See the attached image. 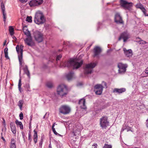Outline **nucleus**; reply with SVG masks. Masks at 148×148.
Listing matches in <instances>:
<instances>
[{"instance_id": "obj_1", "label": "nucleus", "mask_w": 148, "mask_h": 148, "mask_svg": "<svg viewBox=\"0 0 148 148\" xmlns=\"http://www.w3.org/2000/svg\"><path fill=\"white\" fill-rule=\"evenodd\" d=\"M83 61L80 59L79 57L78 58L70 59L64 62H62L60 65L62 67H71L73 69H77L82 64Z\"/></svg>"}, {"instance_id": "obj_2", "label": "nucleus", "mask_w": 148, "mask_h": 148, "mask_svg": "<svg viewBox=\"0 0 148 148\" xmlns=\"http://www.w3.org/2000/svg\"><path fill=\"white\" fill-rule=\"evenodd\" d=\"M34 21L35 23L40 25L44 23L45 19L43 13L40 11H37L36 13Z\"/></svg>"}, {"instance_id": "obj_3", "label": "nucleus", "mask_w": 148, "mask_h": 148, "mask_svg": "<svg viewBox=\"0 0 148 148\" xmlns=\"http://www.w3.org/2000/svg\"><path fill=\"white\" fill-rule=\"evenodd\" d=\"M57 92L62 97H66L68 93L67 87L64 84L60 85L57 88Z\"/></svg>"}, {"instance_id": "obj_4", "label": "nucleus", "mask_w": 148, "mask_h": 148, "mask_svg": "<svg viewBox=\"0 0 148 148\" xmlns=\"http://www.w3.org/2000/svg\"><path fill=\"white\" fill-rule=\"evenodd\" d=\"M96 63H91L86 64L84 68V72L86 74H91L93 71V69L96 65Z\"/></svg>"}, {"instance_id": "obj_5", "label": "nucleus", "mask_w": 148, "mask_h": 148, "mask_svg": "<svg viewBox=\"0 0 148 148\" xmlns=\"http://www.w3.org/2000/svg\"><path fill=\"white\" fill-rule=\"evenodd\" d=\"M34 37L35 40L38 42H42L43 39V35L41 32L38 31L33 32Z\"/></svg>"}, {"instance_id": "obj_6", "label": "nucleus", "mask_w": 148, "mask_h": 148, "mask_svg": "<svg viewBox=\"0 0 148 148\" xmlns=\"http://www.w3.org/2000/svg\"><path fill=\"white\" fill-rule=\"evenodd\" d=\"M59 112L63 114H69L71 111L70 108L66 105L61 106L59 109Z\"/></svg>"}, {"instance_id": "obj_7", "label": "nucleus", "mask_w": 148, "mask_h": 148, "mask_svg": "<svg viewBox=\"0 0 148 148\" xmlns=\"http://www.w3.org/2000/svg\"><path fill=\"white\" fill-rule=\"evenodd\" d=\"M100 124L102 128H106L109 125V122L108 121V118L103 116L100 119Z\"/></svg>"}, {"instance_id": "obj_8", "label": "nucleus", "mask_w": 148, "mask_h": 148, "mask_svg": "<svg viewBox=\"0 0 148 148\" xmlns=\"http://www.w3.org/2000/svg\"><path fill=\"white\" fill-rule=\"evenodd\" d=\"M82 129V127L80 125L79 126H74L73 131L72 132V135H73L74 136L78 137L79 136L80 134V132Z\"/></svg>"}, {"instance_id": "obj_9", "label": "nucleus", "mask_w": 148, "mask_h": 148, "mask_svg": "<svg viewBox=\"0 0 148 148\" xmlns=\"http://www.w3.org/2000/svg\"><path fill=\"white\" fill-rule=\"evenodd\" d=\"M120 4L121 6L125 9L129 10L133 5L132 3H129L124 0H121Z\"/></svg>"}, {"instance_id": "obj_10", "label": "nucleus", "mask_w": 148, "mask_h": 148, "mask_svg": "<svg viewBox=\"0 0 148 148\" xmlns=\"http://www.w3.org/2000/svg\"><path fill=\"white\" fill-rule=\"evenodd\" d=\"M128 65L126 64H123L122 63H119L118 64V67L119 68V71L120 73H124L126 71V69Z\"/></svg>"}, {"instance_id": "obj_11", "label": "nucleus", "mask_w": 148, "mask_h": 148, "mask_svg": "<svg viewBox=\"0 0 148 148\" xmlns=\"http://www.w3.org/2000/svg\"><path fill=\"white\" fill-rule=\"evenodd\" d=\"M94 91L96 95H100L102 93L103 88L101 84H97L95 86Z\"/></svg>"}, {"instance_id": "obj_12", "label": "nucleus", "mask_w": 148, "mask_h": 148, "mask_svg": "<svg viewBox=\"0 0 148 148\" xmlns=\"http://www.w3.org/2000/svg\"><path fill=\"white\" fill-rule=\"evenodd\" d=\"M43 2V0H32L29 3V5L31 7H33L40 5Z\"/></svg>"}, {"instance_id": "obj_13", "label": "nucleus", "mask_w": 148, "mask_h": 148, "mask_svg": "<svg viewBox=\"0 0 148 148\" xmlns=\"http://www.w3.org/2000/svg\"><path fill=\"white\" fill-rule=\"evenodd\" d=\"M130 37L129 34L127 32H125L121 34L119 40H120L121 38H122L124 42H125Z\"/></svg>"}, {"instance_id": "obj_14", "label": "nucleus", "mask_w": 148, "mask_h": 148, "mask_svg": "<svg viewBox=\"0 0 148 148\" xmlns=\"http://www.w3.org/2000/svg\"><path fill=\"white\" fill-rule=\"evenodd\" d=\"M123 50L125 56L128 58H130L133 55L132 51L131 49H127L125 48H123Z\"/></svg>"}, {"instance_id": "obj_15", "label": "nucleus", "mask_w": 148, "mask_h": 148, "mask_svg": "<svg viewBox=\"0 0 148 148\" xmlns=\"http://www.w3.org/2000/svg\"><path fill=\"white\" fill-rule=\"evenodd\" d=\"M25 44L29 46H32L34 45V43L33 41L31 36L27 37L25 40Z\"/></svg>"}, {"instance_id": "obj_16", "label": "nucleus", "mask_w": 148, "mask_h": 148, "mask_svg": "<svg viewBox=\"0 0 148 148\" xmlns=\"http://www.w3.org/2000/svg\"><path fill=\"white\" fill-rule=\"evenodd\" d=\"M115 21L117 23H123V22L119 13H116L115 15Z\"/></svg>"}, {"instance_id": "obj_17", "label": "nucleus", "mask_w": 148, "mask_h": 148, "mask_svg": "<svg viewBox=\"0 0 148 148\" xmlns=\"http://www.w3.org/2000/svg\"><path fill=\"white\" fill-rule=\"evenodd\" d=\"M126 91V89L125 88H115L113 90V92L114 93L120 94L125 92Z\"/></svg>"}, {"instance_id": "obj_18", "label": "nucleus", "mask_w": 148, "mask_h": 148, "mask_svg": "<svg viewBox=\"0 0 148 148\" xmlns=\"http://www.w3.org/2000/svg\"><path fill=\"white\" fill-rule=\"evenodd\" d=\"M81 108L84 110H86V107L85 105V100L84 99H80L79 102Z\"/></svg>"}, {"instance_id": "obj_19", "label": "nucleus", "mask_w": 148, "mask_h": 148, "mask_svg": "<svg viewBox=\"0 0 148 148\" xmlns=\"http://www.w3.org/2000/svg\"><path fill=\"white\" fill-rule=\"evenodd\" d=\"M94 56H97L101 53V48L98 47H95L94 49Z\"/></svg>"}, {"instance_id": "obj_20", "label": "nucleus", "mask_w": 148, "mask_h": 148, "mask_svg": "<svg viewBox=\"0 0 148 148\" xmlns=\"http://www.w3.org/2000/svg\"><path fill=\"white\" fill-rule=\"evenodd\" d=\"M23 46L21 45L19 47L18 45H17L16 47V49L18 54H23Z\"/></svg>"}, {"instance_id": "obj_21", "label": "nucleus", "mask_w": 148, "mask_h": 148, "mask_svg": "<svg viewBox=\"0 0 148 148\" xmlns=\"http://www.w3.org/2000/svg\"><path fill=\"white\" fill-rule=\"evenodd\" d=\"M136 7L137 8L140 9L144 14L145 15L146 10L141 3H137L136 5Z\"/></svg>"}, {"instance_id": "obj_22", "label": "nucleus", "mask_w": 148, "mask_h": 148, "mask_svg": "<svg viewBox=\"0 0 148 148\" xmlns=\"http://www.w3.org/2000/svg\"><path fill=\"white\" fill-rule=\"evenodd\" d=\"M74 75V73L73 72H71L67 74L66 77L68 80L70 81L73 78Z\"/></svg>"}, {"instance_id": "obj_23", "label": "nucleus", "mask_w": 148, "mask_h": 148, "mask_svg": "<svg viewBox=\"0 0 148 148\" xmlns=\"http://www.w3.org/2000/svg\"><path fill=\"white\" fill-rule=\"evenodd\" d=\"M10 126L12 133L15 134L16 133V127L12 123H10Z\"/></svg>"}, {"instance_id": "obj_24", "label": "nucleus", "mask_w": 148, "mask_h": 148, "mask_svg": "<svg viewBox=\"0 0 148 148\" xmlns=\"http://www.w3.org/2000/svg\"><path fill=\"white\" fill-rule=\"evenodd\" d=\"M25 73L27 75V76L29 78L30 77V75L29 71L28 69L27 66H25L23 69Z\"/></svg>"}, {"instance_id": "obj_25", "label": "nucleus", "mask_w": 148, "mask_h": 148, "mask_svg": "<svg viewBox=\"0 0 148 148\" xmlns=\"http://www.w3.org/2000/svg\"><path fill=\"white\" fill-rule=\"evenodd\" d=\"M10 148H16L15 141L14 139H12L11 140Z\"/></svg>"}, {"instance_id": "obj_26", "label": "nucleus", "mask_w": 148, "mask_h": 148, "mask_svg": "<svg viewBox=\"0 0 148 148\" xmlns=\"http://www.w3.org/2000/svg\"><path fill=\"white\" fill-rule=\"evenodd\" d=\"M15 123L17 125L20 127L21 129L22 130L23 129V125L21 122L19 121L18 120H16L15 121Z\"/></svg>"}, {"instance_id": "obj_27", "label": "nucleus", "mask_w": 148, "mask_h": 148, "mask_svg": "<svg viewBox=\"0 0 148 148\" xmlns=\"http://www.w3.org/2000/svg\"><path fill=\"white\" fill-rule=\"evenodd\" d=\"M18 57L19 62V64L20 65H21L23 62V54H18Z\"/></svg>"}, {"instance_id": "obj_28", "label": "nucleus", "mask_w": 148, "mask_h": 148, "mask_svg": "<svg viewBox=\"0 0 148 148\" xmlns=\"http://www.w3.org/2000/svg\"><path fill=\"white\" fill-rule=\"evenodd\" d=\"M34 135L33 139L35 143L36 144L37 143V132L35 130H34Z\"/></svg>"}, {"instance_id": "obj_29", "label": "nucleus", "mask_w": 148, "mask_h": 148, "mask_svg": "<svg viewBox=\"0 0 148 148\" xmlns=\"http://www.w3.org/2000/svg\"><path fill=\"white\" fill-rule=\"evenodd\" d=\"M129 127L128 125L126 124L124 125L122 128L121 132H123L125 130H127V132H128L130 130L129 129Z\"/></svg>"}, {"instance_id": "obj_30", "label": "nucleus", "mask_w": 148, "mask_h": 148, "mask_svg": "<svg viewBox=\"0 0 148 148\" xmlns=\"http://www.w3.org/2000/svg\"><path fill=\"white\" fill-rule=\"evenodd\" d=\"M23 32L27 37L31 36L30 32L27 29L24 30Z\"/></svg>"}, {"instance_id": "obj_31", "label": "nucleus", "mask_w": 148, "mask_h": 148, "mask_svg": "<svg viewBox=\"0 0 148 148\" xmlns=\"http://www.w3.org/2000/svg\"><path fill=\"white\" fill-rule=\"evenodd\" d=\"M24 103V101L22 100H19L18 102V106H19L20 109L21 110L23 104Z\"/></svg>"}, {"instance_id": "obj_32", "label": "nucleus", "mask_w": 148, "mask_h": 148, "mask_svg": "<svg viewBox=\"0 0 148 148\" xmlns=\"http://www.w3.org/2000/svg\"><path fill=\"white\" fill-rule=\"evenodd\" d=\"M8 48H6L4 50V53L5 54V57L7 59H9V58L8 56Z\"/></svg>"}, {"instance_id": "obj_33", "label": "nucleus", "mask_w": 148, "mask_h": 148, "mask_svg": "<svg viewBox=\"0 0 148 148\" xmlns=\"http://www.w3.org/2000/svg\"><path fill=\"white\" fill-rule=\"evenodd\" d=\"M56 124V123H54L52 125V129L53 131L55 134L56 135H58L59 136H61V135L60 134H58L56 132L55 128H54V127Z\"/></svg>"}, {"instance_id": "obj_34", "label": "nucleus", "mask_w": 148, "mask_h": 148, "mask_svg": "<svg viewBox=\"0 0 148 148\" xmlns=\"http://www.w3.org/2000/svg\"><path fill=\"white\" fill-rule=\"evenodd\" d=\"M9 31L10 34L12 36L14 34V28L12 26L9 27Z\"/></svg>"}, {"instance_id": "obj_35", "label": "nucleus", "mask_w": 148, "mask_h": 148, "mask_svg": "<svg viewBox=\"0 0 148 148\" xmlns=\"http://www.w3.org/2000/svg\"><path fill=\"white\" fill-rule=\"evenodd\" d=\"M3 16V20L4 23L5 22L6 19L7 18V15L5 12H2Z\"/></svg>"}, {"instance_id": "obj_36", "label": "nucleus", "mask_w": 148, "mask_h": 148, "mask_svg": "<svg viewBox=\"0 0 148 148\" xmlns=\"http://www.w3.org/2000/svg\"><path fill=\"white\" fill-rule=\"evenodd\" d=\"M47 86L49 88H51L53 86V84L52 83L48 82L46 84Z\"/></svg>"}, {"instance_id": "obj_37", "label": "nucleus", "mask_w": 148, "mask_h": 148, "mask_svg": "<svg viewBox=\"0 0 148 148\" xmlns=\"http://www.w3.org/2000/svg\"><path fill=\"white\" fill-rule=\"evenodd\" d=\"M32 17L31 16H28L27 17L26 19V21H27L29 22H32Z\"/></svg>"}, {"instance_id": "obj_38", "label": "nucleus", "mask_w": 148, "mask_h": 148, "mask_svg": "<svg viewBox=\"0 0 148 148\" xmlns=\"http://www.w3.org/2000/svg\"><path fill=\"white\" fill-rule=\"evenodd\" d=\"M21 79H20L19 80V82L18 84V88L19 89V90L20 91H21Z\"/></svg>"}, {"instance_id": "obj_39", "label": "nucleus", "mask_w": 148, "mask_h": 148, "mask_svg": "<svg viewBox=\"0 0 148 148\" xmlns=\"http://www.w3.org/2000/svg\"><path fill=\"white\" fill-rule=\"evenodd\" d=\"M1 6L2 10V12H5V6L3 3H1Z\"/></svg>"}, {"instance_id": "obj_40", "label": "nucleus", "mask_w": 148, "mask_h": 148, "mask_svg": "<svg viewBox=\"0 0 148 148\" xmlns=\"http://www.w3.org/2000/svg\"><path fill=\"white\" fill-rule=\"evenodd\" d=\"M112 146L111 145H109L107 144H105L103 148H112Z\"/></svg>"}, {"instance_id": "obj_41", "label": "nucleus", "mask_w": 148, "mask_h": 148, "mask_svg": "<svg viewBox=\"0 0 148 148\" xmlns=\"http://www.w3.org/2000/svg\"><path fill=\"white\" fill-rule=\"evenodd\" d=\"M139 42L140 44H145L147 43V42L145 41H144L142 40H141L139 41Z\"/></svg>"}, {"instance_id": "obj_42", "label": "nucleus", "mask_w": 148, "mask_h": 148, "mask_svg": "<svg viewBox=\"0 0 148 148\" xmlns=\"http://www.w3.org/2000/svg\"><path fill=\"white\" fill-rule=\"evenodd\" d=\"M32 138H31V135L30 133L29 134V136H28V140L29 141V143H31L32 141Z\"/></svg>"}, {"instance_id": "obj_43", "label": "nucleus", "mask_w": 148, "mask_h": 148, "mask_svg": "<svg viewBox=\"0 0 148 148\" xmlns=\"http://www.w3.org/2000/svg\"><path fill=\"white\" fill-rule=\"evenodd\" d=\"M19 116L20 117V119L22 120L23 119V115L22 112H21L20 113Z\"/></svg>"}, {"instance_id": "obj_44", "label": "nucleus", "mask_w": 148, "mask_h": 148, "mask_svg": "<svg viewBox=\"0 0 148 148\" xmlns=\"http://www.w3.org/2000/svg\"><path fill=\"white\" fill-rule=\"evenodd\" d=\"M62 57V55H60L59 56H58L56 59V60L57 61H58V60H60V59Z\"/></svg>"}, {"instance_id": "obj_45", "label": "nucleus", "mask_w": 148, "mask_h": 148, "mask_svg": "<svg viewBox=\"0 0 148 148\" xmlns=\"http://www.w3.org/2000/svg\"><path fill=\"white\" fill-rule=\"evenodd\" d=\"M97 144H94L92 145V148H97Z\"/></svg>"}, {"instance_id": "obj_46", "label": "nucleus", "mask_w": 148, "mask_h": 148, "mask_svg": "<svg viewBox=\"0 0 148 148\" xmlns=\"http://www.w3.org/2000/svg\"><path fill=\"white\" fill-rule=\"evenodd\" d=\"M19 1L22 3L26 2L27 0H19Z\"/></svg>"}, {"instance_id": "obj_47", "label": "nucleus", "mask_w": 148, "mask_h": 148, "mask_svg": "<svg viewBox=\"0 0 148 148\" xmlns=\"http://www.w3.org/2000/svg\"><path fill=\"white\" fill-rule=\"evenodd\" d=\"M145 73L148 75V67L146 68L145 70Z\"/></svg>"}, {"instance_id": "obj_48", "label": "nucleus", "mask_w": 148, "mask_h": 148, "mask_svg": "<svg viewBox=\"0 0 148 148\" xmlns=\"http://www.w3.org/2000/svg\"><path fill=\"white\" fill-rule=\"evenodd\" d=\"M146 126L147 127H148V119L147 120H146Z\"/></svg>"}, {"instance_id": "obj_49", "label": "nucleus", "mask_w": 148, "mask_h": 148, "mask_svg": "<svg viewBox=\"0 0 148 148\" xmlns=\"http://www.w3.org/2000/svg\"><path fill=\"white\" fill-rule=\"evenodd\" d=\"M42 141H41L39 143V145H40L41 146V148L42 147Z\"/></svg>"}, {"instance_id": "obj_50", "label": "nucleus", "mask_w": 148, "mask_h": 148, "mask_svg": "<svg viewBox=\"0 0 148 148\" xmlns=\"http://www.w3.org/2000/svg\"><path fill=\"white\" fill-rule=\"evenodd\" d=\"M1 138L2 139V140H3V141H4L5 142V139L4 138H3V136H2L1 137Z\"/></svg>"}, {"instance_id": "obj_51", "label": "nucleus", "mask_w": 148, "mask_h": 148, "mask_svg": "<svg viewBox=\"0 0 148 148\" xmlns=\"http://www.w3.org/2000/svg\"><path fill=\"white\" fill-rule=\"evenodd\" d=\"M48 148H52L51 145V143H50L49 146V147Z\"/></svg>"}, {"instance_id": "obj_52", "label": "nucleus", "mask_w": 148, "mask_h": 148, "mask_svg": "<svg viewBox=\"0 0 148 148\" xmlns=\"http://www.w3.org/2000/svg\"><path fill=\"white\" fill-rule=\"evenodd\" d=\"M26 87H27V88H28L29 87V85L28 84H26Z\"/></svg>"}, {"instance_id": "obj_53", "label": "nucleus", "mask_w": 148, "mask_h": 148, "mask_svg": "<svg viewBox=\"0 0 148 148\" xmlns=\"http://www.w3.org/2000/svg\"><path fill=\"white\" fill-rule=\"evenodd\" d=\"M13 38L14 40H16V38L15 36H13Z\"/></svg>"}, {"instance_id": "obj_54", "label": "nucleus", "mask_w": 148, "mask_h": 148, "mask_svg": "<svg viewBox=\"0 0 148 148\" xmlns=\"http://www.w3.org/2000/svg\"><path fill=\"white\" fill-rule=\"evenodd\" d=\"M23 138L24 140H25V138H24V135L23 134Z\"/></svg>"}, {"instance_id": "obj_55", "label": "nucleus", "mask_w": 148, "mask_h": 148, "mask_svg": "<svg viewBox=\"0 0 148 148\" xmlns=\"http://www.w3.org/2000/svg\"><path fill=\"white\" fill-rule=\"evenodd\" d=\"M47 113H46L44 115V116L43 118V119H45V116L46 115H47Z\"/></svg>"}, {"instance_id": "obj_56", "label": "nucleus", "mask_w": 148, "mask_h": 148, "mask_svg": "<svg viewBox=\"0 0 148 148\" xmlns=\"http://www.w3.org/2000/svg\"><path fill=\"white\" fill-rule=\"evenodd\" d=\"M6 42V41H5V42H4V43H3V45L4 46L5 45Z\"/></svg>"}, {"instance_id": "obj_57", "label": "nucleus", "mask_w": 148, "mask_h": 148, "mask_svg": "<svg viewBox=\"0 0 148 148\" xmlns=\"http://www.w3.org/2000/svg\"><path fill=\"white\" fill-rule=\"evenodd\" d=\"M29 124H30V125L29 126V128H30L31 127V123H30Z\"/></svg>"}, {"instance_id": "obj_58", "label": "nucleus", "mask_w": 148, "mask_h": 148, "mask_svg": "<svg viewBox=\"0 0 148 148\" xmlns=\"http://www.w3.org/2000/svg\"><path fill=\"white\" fill-rule=\"evenodd\" d=\"M104 85H105V86H106V87L107 88V87H106V83L104 82Z\"/></svg>"}, {"instance_id": "obj_59", "label": "nucleus", "mask_w": 148, "mask_h": 148, "mask_svg": "<svg viewBox=\"0 0 148 148\" xmlns=\"http://www.w3.org/2000/svg\"><path fill=\"white\" fill-rule=\"evenodd\" d=\"M3 122L4 123H5V120L4 119H3Z\"/></svg>"}, {"instance_id": "obj_60", "label": "nucleus", "mask_w": 148, "mask_h": 148, "mask_svg": "<svg viewBox=\"0 0 148 148\" xmlns=\"http://www.w3.org/2000/svg\"><path fill=\"white\" fill-rule=\"evenodd\" d=\"M59 51H61V50H59Z\"/></svg>"}, {"instance_id": "obj_61", "label": "nucleus", "mask_w": 148, "mask_h": 148, "mask_svg": "<svg viewBox=\"0 0 148 148\" xmlns=\"http://www.w3.org/2000/svg\"><path fill=\"white\" fill-rule=\"evenodd\" d=\"M147 16H148V15H147Z\"/></svg>"}]
</instances>
